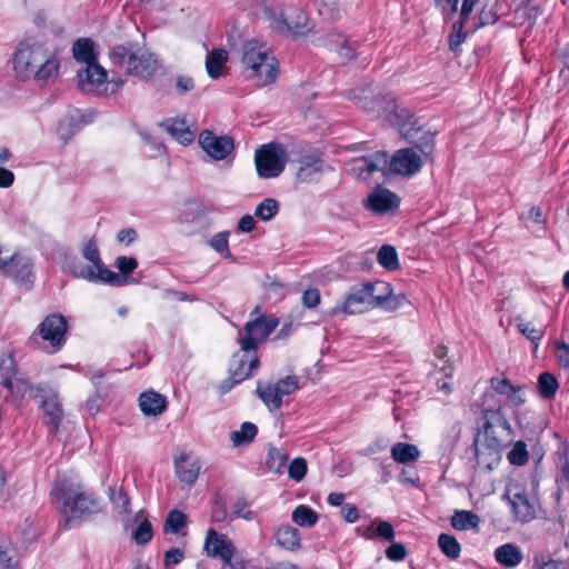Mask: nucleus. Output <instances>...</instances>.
Masks as SVG:
<instances>
[{"mask_svg": "<svg viewBox=\"0 0 569 569\" xmlns=\"http://www.w3.org/2000/svg\"><path fill=\"white\" fill-rule=\"evenodd\" d=\"M42 46L31 43L29 40L21 41L13 58V69L20 80L32 78L36 69L43 61Z\"/></svg>", "mask_w": 569, "mask_h": 569, "instance_id": "8", "label": "nucleus"}, {"mask_svg": "<svg viewBox=\"0 0 569 569\" xmlns=\"http://www.w3.org/2000/svg\"><path fill=\"white\" fill-rule=\"evenodd\" d=\"M279 211V202L273 198L263 199L256 208L254 216L262 221L271 220Z\"/></svg>", "mask_w": 569, "mask_h": 569, "instance_id": "46", "label": "nucleus"}, {"mask_svg": "<svg viewBox=\"0 0 569 569\" xmlns=\"http://www.w3.org/2000/svg\"><path fill=\"white\" fill-rule=\"evenodd\" d=\"M72 54L77 61L86 64L97 61L93 40L90 38L77 39L72 46Z\"/></svg>", "mask_w": 569, "mask_h": 569, "instance_id": "28", "label": "nucleus"}, {"mask_svg": "<svg viewBox=\"0 0 569 569\" xmlns=\"http://www.w3.org/2000/svg\"><path fill=\"white\" fill-rule=\"evenodd\" d=\"M241 62L249 71L248 79L257 80V86L272 83L278 76L277 59L264 44L251 40L243 43Z\"/></svg>", "mask_w": 569, "mask_h": 569, "instance_id": "4", "label": "nucleus"}, {"mask_svg": "<svg viewBox=\"0 0 569 569\" xmlns=\"http://www.w3.org/2000/svg\"><path fill=\"white\" fill-rule=\"evenodd\" d=\"M264 14L270 27L281 33H291L293 36L305 34L309 31L308 16L297 7H287L277 13L273 9L266 8Z\"/></svg>", "mask_w": 569, "mask_h": 569, "instance_id": "5", "label": "nucleus"}, {"mask_svg": "<svg viewBox=\"0 0 569 569\" xmlns=\"http://www.w3.org/2000/svg\"><path fill=\"white\" fill-rule=\"evenodd\" d=\"M206 548L208 555L212 557H220L224 561H230L234 548L232 543L223 535H218L216 530L209 529L206 538Z\"/></svg>", "mask_w": 569, "mask_h": 569, "instance_id": "19", "label": "nucleus"}, {"mask_svg": "<svg viewBox=\"0 0 569 569\" xmlns=\"http://www.w3.org/2000/svg\"><path fill=\"white\" fill-rule=\"evenodd\" d=\"M229 231H221L212 236L209 240V246L227 259L232 258V254L229 250Z\"/></svg>", "mask_w": 569, "mask_h": 569, "instance_id": "48", "label": "nucleus"}, {"mask_svg": "<svg viewBox=\"0 0 569 569\" xmlns=\"http://www.w3.org/2000/svg\"><path fill=\"white\" fill-rule=\"evenodd\" d=\"M254 163L260 178H276L284 170L286 150L280 143L263 144L256 150Z\"/></svg>", "mask_w": 569, "mask_h": 569, "instance_id": "6", "label": "nucleus"}, {"mask_svg": "<svg viewBox=\"0 0 569 569\" xmlns=\"http://www.w3.org/2000/svg\"><path fill=\"white\" fill-rule=\"evenodd\" d=\"M320 297L318 289H307L302 293V305L308 309L316 308L320 303Z\"/></svg>", "mask_w": 569, "mask_h": 569, "instance_id": "63", "label": "nucleus"}, {"mask_svg": "<svg viewBox=\"0 0 569 569\" xmlns=\"http://www.w3.org/2000/svg\"><path fill=\"white\" fill-rule=\"evenodd\" d=\"M386 557L391 561H402L407 557V549L403 543L392 541L386 549Z\"/></svg>", "mask_w": 569, "mask_h": 569, "instance_id": "60", "label": "nucleus"}, {"mask_svg": "<svg viewBox=\"0 0 569 569\" xmlns=\"http://www.w3.org/2000/svg\"><path fill=\"white\" fill-rule=\"evenodd\" d=\"M389 122L397 127L405 139L412 138L413 127L416 124L415 116L411 110L393 104V109L388 114Z\"/></svg>", "mask_w": 569, "mask_h": 569, "instance_id": "20", "label": "nucleus"}, {"mask_svg": "<svg viewBox=\"0 0 569 569\" xmlns=\"http://www.w3.org/2000/svg\"><path fill=\"white\" fill-rule=\"evenodd\" d=\"M377 260L381 267L387 270L393 271L399 268L398 254L395 247L383 244L377 254Z\"/></svg>", "mask_w": 569, "mask_h": 569, "instance_id": "43", "label": "nucleus"}, {"mask_svg": "<svg viewBox=\"0 0 569 569\" xmlns=\"http://www.w3.org/2000/svg\"><path fill=\"white\" fill-rule=\"evenodd\" d=\"M516 519L522 522H529L533 519L532 505L529 496L525 491L508 492L506 495Z\"/></svg>", "mask_w": 569, "mask_h": 569, "instance_id": "22", "label": "nucleus"}, {"mask_svg": "<svg viewBox=\"0 0 569 569\" xmlns=\"http://www.w3.org/2000/svg\"><path fill=\"white\" fill-rule=\"evenodd\" d=\"M420 451L416 445L397 442L391 448V457L398 463H409L416 461Z\"/></svg>", "mask_w": 569, "mask_h": 569, "instance_id": "30", "label": "nucleus"}, {"mask_svg": "<svg viewBox=\"0 0 569 569\" xmlns=\"http://www.w3.org/2000/svg\"><path fill=\"white\" fill-rule=\"evenodd\" d=\"M438 546L446 557L457 559L461 552V546L455 536L449 533H440L438 537Z\"/></svg>", "mask_w": 569, "mask_h": 569, "instance_id": "39", "label": "nucleus"}, {"mask_svg": "<svg viewBox=\"0 0 569 569\" xmlns=\"http://www.w3.org/2000/svg\"><path fill=\"white\" fill-rule=\"evenodd\" d=\"M559 388L556 377L549 372H543L538 377V390L545 399H552Z\"/></svg>", "mask_w": 569, "mask_h": 569, "instance_id": "44", "label": "nucleus"}, {"mask_svg": "<svg viewBox=\"0 0 569 569\" xmlns=\"http://www.w3.org/2000/svg\"><path fill=\"white\" fill-rule=\"evenodd\" d=\"M292 521L300 527H313L319 519L318 513L306 505L296 507L291 515Z\"/></svg>", "mask_w": 569, "mask_h": 569, "instance_id": "35", "label": "nucleus"}, {"mask_svg": "<svg viewBox=\"0 0 569 569\" xmlns=\"http://www.w3.org/2000/svg\"><path fill=\"white\" fill-rule=\"evenodd\" d=\"M232 515L236 518H242L246 520L254 518V512L250 509V503L242 497L236 501Z\"/></svg>", "mask_w": 569, "mask_h": 569, "instance_id": "59", "label": "nucleus"}, {"mask_svg": "<svg viewBox=\"0 0 569 569\" xmlns=\"http://www.w3.org/2000/svg\"><path fill=\"white\" fill-rule=\"evenodd\" d=\"M194 80L184 74H180L176 79V91L178 94H186L194 89Z\"/></svg>", "mask_w": 569, "mask_h": 569, "instance_id": "62", "label": "nucleus"}, {"mask_svg": "<svg viewBox=\"0 0 569 569\" xmlns=\"http://www.w3.org/2000/svg\"><path fill=\"white\" fill-rule=\"evenodd\" d=\"M67 330V319L60 313H51L41 321L30 341L36 343L39 336L42 340L48 341L54 351H58L66 343Z\"/></svg>", "mask_w": 569, "mask_h": 569, "instance_id": "9", "label": "nucleus"}, {"mask_svg": "<svg viewBox=\"0 0 569 569\" xmlns=\"http://www.w3.org/2000/svg\"><path fill=\"white\" fill-rule=\"evenodd\" d=\"M274 538L278 546L290 551L298 550L301 546L299 530L289 525L280 527L276 531Z\"/></svg>", "mask_w": 569, "mask_h": 569, "instance_id": "26", "label": "nucleus"}, {"mask_svg": "<svg viewBox=\"0 0 569 569\" xmlns=\"http://www.w3.org/2000/svg\"><path fill=\"white\" fill-rule=\"evenodd\" d=\"M422 167L421 156L413 148H403L388 159L387 173H396L401 176H413L419 172Z\"/></svg>", "mask_w": 569, "mask_h": 569, "instance_id": "11", "label": "nucleus"}, {"mask_svg": "<svg viewBox=\"0 0 569 569\" xmlns=\"http://www.w3.org/2000/svg\"><path fill=\"white\" fill-rule=\"evenodd\" d=\"M198 459H191L187 453H181L174 459V470L178 479L189 486L193 485L200 472Z\"/></svg>", "mask_w": 569, "mask_h": 569, "instance_id": "21", "label": "nucleus"}, {"mask_svg": "<svg viewBox=\"0 0 569 569\" xmlns=\"http://www.w3.org/2000/svg\"><path fill=\"white\" fill-rule=\"evenodd\" d=\"M557 359L560 367L569 369V345L566 342L557 343Z\"/></svg>", "mask_w": 569, "mask_h": 569, "instance_id": "64", "label": "nucleus"}, {"mask_svg": "<svg viewBox=\"0 0 569 569\" xmlns=\"http://www.w3.org/2000/svg\"><path fill=\"white\" fill-rule=\"evenodd\" d=\"M63 269L70 272L74 278H81L90 281L93 278V267L84 264L79 258H67Z\"/></svg>", "mask_w": 569, "mask_h": 569, "instance_id": "36", "label": "nucleus"}, {"mask_svg": "<svg viewBox=\"0 0 569 569\" xmlns=\"http://www.w3.org/2000/svg\"><path fill=\"white\" fill-rule=\"evenodd\" d=\"M433 355L438 360L443 361V365L440 367V371L443 373L445 377L450 378L453 373V366L447 358L448 347L445 345L437 346L433 351Z\"/></svg>", "mask_w": 569, "mask_h": 569, "instance_id": "55", "label": "nucleus"}, {"mask_svg": "<svg viewBox=\"0 0 569 569\" xmlns=\"http://www.w3.org/2000/svg\"><path fill=\"white\" fill-rule=\"evenodd\" d=\"M14 567V548L11 539L0 533V569H11Z\"/></svg>", "mask_w": 569, "mask_h": 569, "instance_id": "41", "label": "nucleus"}, {"mask_svg": "<svg viewBox=\"0 0 569 569\" xmlns=\"http://www.w3.org/2000/svg\"><path fill=\"white\" fill-rule=\"evenodd\" d=\"M109 58L111 63L123 70L124 73L146 80L150 79L158 69L156 56L143 50L138 42L127 41L114 46Z\"/></svg>", "mask_w": 569, "mask_h": 569, "instance_id": "3", "label": "nucleus"}, {"mask_svg": "<svg viewBox=\"0 0 569 569\" xmlns=\"http://www.w3.org/2000/svg\"><path fill=\"white\" fill-rule=\"evenodd\" d=\"M199 144L214 160L226 159L234 148L233 139L229 136H216L203 130L199 136Z\"/></svg>", "mask_w": 569, "mask_h": 569, "instance_id": "12", "label": "nucleus"}, {"mask_svg": "<svg viewBox=\"0 0 569 569\" xmlns=\"http://www.w3.org/2000/svg\"><path fill=\"white\" fill-rule=\"evenodd\" d=\"M308 471L307 460L302 457L295 458L288 466V476L296 482L303 480Z\"/></svg>", "mask_w": 569, "mask_h": 569, "instance_id": "50", "label": "nucleus"}, {"mask_svg": "<svg viewBox=\"0 0 569 569\" xmlns=\"http://www.w3.org/2000/svg\"><path fill=\"white\" fill-rule=\"evenodd\" d=\"M256 392L267 407L272 409H279L281 407L282 399L280 398L274 385H262L259 382Z\"/></svg>", "mask_w": 569, "mask_h": 569, "instance_id": "37", "label": "nucleus"}, {"mask_svg": "<svg viewBox=\"0 0 569 569\" xmlns=\"http://www.w3.org/2000/svg\"><path fill=\"white\" fill-rule=\"evenodd\" d=\"M51 496L62 505L61 513L66 516L63 526L67 529L74 521L87 520L92 515L101 511L100 499L93 491L68 479L57 480L51 490Z\"/></svg>", "mask_w": 569, "mask_h": 569, "instance_id": "2", "label": "nucleus"}, {"mask_svg": "<svg viewBox=\"0 0 569 569\" xmlns=\"http://www.w3.org/2000/svg\"><path fill=\"white\" fill-rule=\"evenodd\" d=\"M116 267L119 269L120 274L127 278L128 274L137 269L138 261L133 257L120 256L116 259Z\"/></svg>", "mask_w": 569, "mask_h": 569, "instance_id": "57", "label": "nucleus"}, {"mask_svg": "<svg viewBox=\"0 0 569 569\" xmlns=\"http://www.w3.org/2000/svg\"><path fill=\"white\" fill-rule=\"evenodd\" d=\"M228 60L224 49L212 50L206 59V70L210 78L218 79L221 76L222 67Z\"/></svg>", "mask_w": 569, "mask_h": 569, "instance_id": "31", "label": "nucleus"}, {"mask_svg": "<svg viewBox=\"0 0 569 569\" xmlns=\"http://www.w3.org/2000/svg\"><path fill=\"white\" fill-rule=\"evenodd\" d=\"M490 385H491V388L495 392L499 393V395H502V396H509L510 393H513V389L516 387H513L511 385V382L503 378V379H499V378H491L490 380Z\"/></svg>", "mask_w": 569, "mask_h": 569, "instance_id": "61", "label": "nucleus"}, {"mask_svg": "<svg viewBox=\"0 0 569 569\" xmlns=\"http://www.w3.org/2000/svg\"><path fill=\"white\" fill-rule=\"evenodd\" d=\"M377 292V282H367L357 288H352L346 296L341 311L347 315L361 313L368 308L373 307V300Z\"/></svg>", "mask_w": 569, "mask_h": 569, "instance_id": "10", "label": "nucleus"}, {"mask_svg": "<svg viewBox=\"0 0 569 569\" xmlns=\"http://www.w3.org/2000/svg\"><path fill=\"white\" fill-rule=\"evenodd\" d=\"M108 497L113 506L121 508L123 515L131 513L130 497L122 488L110 487Z\"/></svg>", "mask_w": 569, "mask_h": 569, "instance_id": "47", "label": "nucleus"}, {"mask_svg": "<svg viewBox=\"0 0 569 569\" xmlns=\"http://www.w3.org/2000/svg\"><path fill=\"white\" fill-rule=\"evenodd\" d=\"M107 70L98 61L89 62L86 68L78 71L79 87L82 91H91L107 82Z\"/></svg>", "mask_w": 569, "mask_h": 569, "instance_id": "16", "label": "nucleus"}, {"mask_svg": "<svg viewBox=\"0 0 569 569\" xmlns=\"http://www.w3.org/2000/svg\"><path fill=\"white\" fill-rule=\"evenodd\" d=\"M495 559L505 568H513L522 561L523 556L518 546L505 543L495 550Z\"/></svg>", "mask_w": 569, "mask_h": 569, "instance_id": "24", "label": "nucleus"}, {"mask_svg": "<svg viewBox=\"0 0 569 569\" xmlns=\"http://www.w3.org/2000/svg\"><path fill=\"white\" fill-rule=\"evenodd\" d=\"M258 428L252 422H243L240 430L232 431L230 433V440L234 447L248 445L256 438Z\"/></svg>", "mask_w": 569, "mask_h": 569, "instance_id": "38", "label": "nucleus"}, {"mask_svg": "<svg viewBox=\"0 0 569 569\" xmlns=\"http://www.w3.org/2000/svg\"><path fill=\"white\" fill-rule=\"evenodd\" d=\"M400 204V198L389 189L378 188L371 192L366 202L365 207L375 213H386L398 209Z\"/></svg>", "mask_w": 569, "mask_h": 569, "instance_id": "15", "label": "nucleus"}, {"mask_svg": "<svg viewBox=\"0 0 569 569\" xmlns=\"http://www.w3.org/2000/svg\"><path fill=\"white\" fill-rule=\"evenodd\" d=\"M233 361H236V367H231L229 372V378L221 382L220 390L222 393H226L232 389V387L237 383L242 382L247 378H249L252 372L259 367V359L257 356L249 360V365L247 366V356H239V353L233 355Z\"/></svg>", "mask_w": 569, "mask_h": 569, "instance_id": "13", "label": "nucleus"}, {"mask_svg": "<svg viewBox=\"0 0 569 569\" xmlns=\"http://www.w3.org/2000/svg\"><path fill=\"white\" fill-rule=\"evenodd\" d=\"M42 410L44 423L50 428V432L57 433L63 420V409L57 393H50L42 400Z\"/></svg>", "mask_w": 569, "mask_h": 569, "instance_id": "18", "label": "nucleus"}, {"mask_svg": "<svg viewBox=\"0 0 569 569\" xmlns=\"http://www.w3.org/2000/svg\"><path fill=\"white\" fill-rule=\"evenodd\" d=\"M91 282H102L111 286H123L128 282V279L120 273L109 270L103 262H100L93 268V278Z\"/></svg>", "mask_w": 569, "mask_h": 569, "instance_id": "29", "label": "nucleus"}, {"mask_svg": "<svg viewBox=\"0 0 569 569\" xmlns=\"http://www.w3.org/2000/svg\"><path fill=\"white\" fill-rule=\"evenodd\" d=\"M17 365L11 353L0 357V385L4 386L7 378L12 379L17 376Z\"/></svg>", "mask_w": 569, "mask_h": 569, "instance_id": "49", "label": "nucleus"}, {"mask_svg": "<svg viewBox=\"0 0 569 569\" xmlns=\"http://www.w3.org/2000/svg\"><path fill=\"white\" fill-rule=\"evenodd\" d=\"M508 460L513 466H523L528 461V451L526 443L522 441L516 442L513 448L508 452Z\"/></svg>", "mask_w": 569, "mask_h": 569, "instance_id": "51", "label": "nucleus"}, {"mask_svg": "<svg viewBox=\"0 0 569 569\" xmlns=\"http://www.w3.org/2000/svg\"><path fill=\"white\" fill-rule=\"evenodd\" d=\"M187 526V516L180 510H171L164 521L163 530L166 532L181 533Z\"/></svg>", "mask_w": 569, "mask_h": 569, "instance_id": "45", "label": "nucleus"}, {"mask_svg": "<svg viewBox=\"0 0 569 569\" xmlns=\"http://www.w3.org/2000/svg\"><path fill=\"white\" fill-rule=\"evenodd\" d=\"M82 256L86 260L91 262V267H93V268L97 264H99L100 262H102L101 258H100V252H99L98 246L94 240H89L84 244V247L82 249Z\"/></svg>", "mask_w": 569, "mask_h": 569, "instance_id": "58", "label": "nucleus"}, {"mask_svg": "<svg viewBox=\"0 0 569 569\" xmlns=\"http://www.w3.org/2000/svg\"><path fill=\"white\" fill-rule=\"evenodd\" d=\"M139 407L146 416H158L167 409V399L159 392L146 391L139 397Z\"/></svg>", "mask_w": 569, "mask_h": 569, "instance_id": "23", "label": "nucleus"}, {"mask_svg": "<svg viewBox=\"0 0 569 569\" xmlns=\"http://www.w3.org/2000/svg\"><path fill=\"white\" fill-rule=\"evenodd\" d=\"M59 73V62L54 58H50L47 51H43V61L36 69L32 78L39 83H48L54 80Z\"/></svg>", "mask_w": 569, "mask_h": 569, "instance_id": "25", "label": "nucleus"}, {"mask_svg": "<svg viewBox=\"0 0 569 569\" xmlns=\"http://www.w3.org/2000/svg\"><path fill=\"white\" fill-rule=\"evenodd\" d=\"M153 536L152 525L149 520L144 519L140 522L133 532V539L138 545L148 543Z\"/></svg>", "mask_w": 569, "mask_h": 569, "instance_id": "54", "label": "nucleus"}, {"mask_svg": "<svg viewBox=\"0 0 569 569\" xmlns=\"http://www.w3.org/2000/svg\"><path fill=\"white\" fill-rule=\"evenodd\" d=\"M471 32L469 23L466 27L460 26V20L453 24V32L449 37V47L452 51L465 41L467 33Z\"/></svg>", "mask_w": 569, "mask_h": 569, "instance_id": "53", "label": "nucleus"}, {"mask_svg": "<svg viewBox=\"0 0 569 569\" xmlns=\"http://www.w3.org/2000/svg\"><path fill=\"white\" fill-rule=\"evenodd\" d=\"M482 430L475 437V457L477 463L493 469L500 460L501 452L512 440L511 428L500 409L485 408Z\"/></svg>", "mask_w": 569, "mask_h": 569, "instance_id": "1", "label": "nucleus"}, {"mask_svg": "<svg viewBox=\"0 0 569 569\" xmlns=\"http://www.w3.org/2000/svg\"><path fill=\"white\" fill-rule=\"evenodd\" d=\"M322 171L323 162L320 159H313L299 168L297 179L306 183L316 182L320 179Z\"/></svg>", "mask_w": 569, "mask_h": 569, "instance_id": "32", "label": "nucleus"}, {"mask_svg": "<svg viewBox=\"0 0 569 569\" xmlns=\"http://www.w3.org/2000/svg\"><path fill=\"white\" fill-rule=\"evenodd\" d=\"M498 20V14L492 8H487L485 4L478 16V21L470 26L471 32H475L478 28L493 24Z\"/></svg>", "mask_w": 569, "mask_h": 569, "instance_id": "52", "label": "nucleus"}, {"mask_svg": "<svg viewBox=\"0 0 569 569\" xmlns=\"http://www.w3.org/2000/svg\"><path fill=\"white\" fill-rule=\"evenodd\" d=\"M274 387L280 396H288L295 392L299 386H298V378L296 376H287L283 379H280L277 383H274Z\"/></svg>", "mask_w": 569, "mask_h": 569, "instance_id": "56", "label": "nucleus"}, {"mask_svg": "<svg viewBox=\"0 0 569 569\" xmlns=\"http://www.w3.org/2000/svg\"><path fill=\"white\" fill-rule=\"evenodd\" d=\"M388 154L386 151H377L369 156L357 158L352 161L351 171L362 179H367L376 171L387 174Z\"/></svg>", "mask_w": 569, "mask_h": 569, "instance_id": "14", "label": "nucleus"}, {"mask_svg": "<svg viewBox=\"0 0 569 569\" xmlns=\"http://www.w3.org/2000/svg\"><path fill=\"white\" fill-rule=\"evenodd\" d=\"M407 301L406 295H393L389 283L383 281L377 282V292L373 300L375 308H381L392 312L399 309Z\"/></svg>", "mask_w": 569, "mask_h": 569, "instance_id": "17", "label": "nucleus"}, {"mask_svg": "<svg viewBox=\"0 0 569 569\" xmlns=\"http://www.w3.org/2000/svg\"><path fill=\"white\" fill-rule=\"evenodd\" d=\"M162 126L172 138L183 146L191 143L194 139V133L188 128L183 119L169 120Z\"/></svg>", "mask_w": 569, "mask_h": 569, "instance_id": "27", "label": "nucleus"}, {"mask_svg": "<svg viewBox=\"0 0 569 569\" xmlns=\"http://www.w3.org/2000/svg\"><path fill=\"white\" fill-rule=\"evenodd\" d=\"M479 522L480 518L472 511L456 510L451 517V526L457 530H478Z\"/></svg>", "mask_w": 569, "mask_h": 569, "instance_id": "33", "label": "nucleus"}, {"mask_svg": "<svg viewBox=\"0 0 569 569\" xmlns=\"http://www.w3.org/2000/svg\"><path fill=\"white\" fill-rule=\"evenodd\" d=\"M279 320L264 315L248 321L242 332L238 336V342L244 352L257 351L259 343L263 342L278 327Z\"/></svg>", "mask_w": 569, "mask_h": 569, "instance_id": "7", "label": "nucleus"}, {"mask_svg": "<svg viewBox=\"0 0 569 569\" xmlns=\"http://www.w3.org/2000/svg\"><path fill=\"white\" fill-rule=\"evenodd\" d=\"M288 459H289V457H288L287 452L282 451L273 446H270L268 448L266 466L270 471H272L277 475H282L284 467L288 462Z\"/></svg>", "mask_w": 569, "mask_h": 569, "instance_id": "34", "label": "nucleus"}, {"mask_svg": "<svg viewBox=\"0 0 569 569\" xmlns=\"http://www.w3.org/2000/svg\"><path fill=\"white\" fill-rule=\"evenodd\" d=\"M420 131V128L413 127L412 138L407 139L415 144L413 149L418 150L422 156L428 157L433 151L435 138L430 132H422L419 139H415L416 134Z\"/></svg>", "mask_w": 569, "mask_h": 569, "instance_id": "42", "label": "nucleus"}, {"mask_svg": "<svg viewBox=\"0 0 569 569\" xmlns=\"http://www.w3.org/2000/svg\"><path fill=\"white\" fill-rule=\"evenodd\" d=\"M3 387L7 388L10 392L13 402L22 399L24 395L31 390V385L29 381L17 376L12 379L7 378L6 385Z\"/></svg>", "mask_w": 569, "mask_h": 569, "instance_id": "40", "label": "nucleus"}]
</instances>
